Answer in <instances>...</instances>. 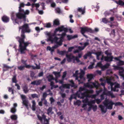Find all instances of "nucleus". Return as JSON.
<instances>
[{"mask_svg":"<svg viewBox=\"0 0 124 124\" xmlns=\"http://www.w3.org/2000/svg\"><path fill=\"white\" fill-rule=\"evenodd\" d=\"M87 77L88 79V81L89 82L93 78V75L92 74H88L87 75Z\"/></svg>","mask_w":124,"mask_h":124,"instance_id":"72a5a7b5","label":"nucleus"},{"mask_svg":"<svg viewBox=\"0 0 124 124\" xmlns=\"http://www.w3.org/2000/svg\"><path fill=\"white\" fill-rule=\"evenodd\" d=\"M109 101V99H106L103 102V103L104 106L102 105H100L99 106L101 109V113L102 114H104L107 112V109H110L108 108V104L106 103L107 101Z\"/></svg>","mask_w":124,"mask_h":124,"instance_id":"1a4fd4ad","label":"nucleus"},{"mask_svg":"<svg viewBox=\"0 0 124 124\" xmlns=\"http://www.w3.org/2000/svg\"><path fill=\"white\" fill-rule=\"evenodd\" d=\"M107 103L108 104V108L111 109L113 108V106L114 104L115 106H122V104L120 102H118L116 103H114L111 100H109V101H107Z\"/></svg>","mask_w":124,"mask_h":124,"instance_id":"9d476101","label":"nucleus"},{"mask_svg":"<svg viewBox=\"0 0 124 124\" xmlns=\"http://www.w3.org/2000/svg\"><path fill=\"white\" fill-rule=\"evenodd\" d=\"M114 81V78L111 77L109 78H107L105 83L106 82L108 85H110L111 91L117 92L119 91V88H120V85L116 83H113L112 82Z\"/></svg>","mask_w":124,"mask_h":124,"instance_id":"39448f33","label":"nucleus"},{"mask_svg":"<svg viewBox=\"0 0 124 124\" xmlns=\"http://www.w3.org/2000/svg\"><path fill=\"white\" fill-rule=\"evenodd\" d=\"M85 7H84L83 8H78V11L81 13L82 14H83L85 13Z\"/></svg>","mask_w":124,"mask_h":124,"instance_id":"b1692460","label":"nucleus"},{"mask_svg":"<svg viewBox=\"0 0 124 124\" xmlns=\"http://www.w3.org/2000/svg\"><path fill=\"white\" fill-rule=\"evenodd\" d=\"M122 56H120L117 57H115L114 59L118 61V62H117V64L118 65H124V62L120 60V59L121 58Z\"/></svg>","mask_w":124,"mask_h":124,"instance_id":"6ab92c4d","label":"nucleus"},{"mask_svg":"<svg viewBox=\"0 0 124 124\" xmlns=\"http://www.w3.org/2000/svg\"><path fill=\"white\" fill-rule=\"evenodd\" d=\"M35 64L36 65V67L34 66L33 65L31 66V67H32L33 69H39L40 68V66L39 64V65H38L37 64L35 63Z\"/></svg>","mask_w":124,"mask_h":124,"instance_id":"f704fd0d","label":"nucleus"},{"mask_svg":"<svg viewBox=\"0 0 124 124\" xmlns=\"http://www.w3.org/2000/svg\"><path fill=\"white\" fill-rule=\"evenodd\" d=\"M38 117L40 121L43 124H49L48 120L46 118V117L44 115H43L42 117L39 115L37 116Z\"/></svg>","mask_w":124,"mask_h":124,"instance_id":"4468645a","label":"nucleus"},{"mask_svg":"<svg viewBox=\"0 0 124 124\" xmlns=\"http://www.w3.org/2000/svg\"><path fill=\"white\" fill-rule=\"evenodd\" d=\"M113 66L114 68V70H119V74L120 76H121L124 80V69L123 67H120L118 66H115L114 65H113Z\"/></svg>","mask_w":124,"mask_h":124,"instance_id":"ddd939ff","label":"nucleus"},{"mask_svg":"<svg viewBox=\"0 0 124 124\" xmlns=\"http://www.w3.org/2000/svg\"><path fill=\"white\" fill-rule=\"evenodd\" d=\"M78 35H68L67 36V38L68 40H70L72 39H75L77 38Z\"/></svg>","mask_w":124,"mask_h":124,"instance_id":"4be33fe9","label":"nucleus"},{"mask_svg":"<svg viewBox=\"0 0 124 124\" xmlns=\"http://www.w3.org/2000/svg\"><path fill=\"white\" fill-rule=\"evenodd\" d=\"M100 85L98 82L96 81L94 82L85 83L83 87H81L79 88L78 91L77 93V96L78 98L84 99L83 100L85 99L86 97H87V99H88L89 96V94L93 93V91L92 89L90 90H86L85 87L92 89L93 88V86L96 88H98Z\"/></svg>","mask_w":124,"mask_h":124,"instance_id":"f03ea898","label":"nucleus"},{"mask_svg":"<svg viewBox=\"0 0 124 124\" xmlns=\"http://www.w3.org/2000/svg\"><path fill=\"white\" fill-rule=\"evenodd\" d=\"M120 92L121 94L119 95L120 96H121L122 95H124V88H123V89L120 91Z\"/></svg>","mask_w":124,"mask_h":124,"instance_id":"680f3d73","label":"nucleus"},{"mask_svg":"<svg viewBox=\"0 0 124 124\" xmlns=\"http://www.w3.org/2000/svg\"><path fill=\"white\" fill-rule=\"evenodd\" d=\"M2 20L4 23H7L9 22V17L6 16H4L2 18Z\"/></svg>","mask_w":124,"mask_h":124,"instance_id":"aec40b11","label":"nucleus"},{"mask_svg":"<svg viewBox=\"0 0 124 124\" xmlns=\"http://www.w3.org/2000/svg\"><path fill=\"white\" fill-rule=\"evenodd\" d=\"M47 114L48 115L52 114L53 113V112L52 111V108L51 107H49L47 109Z\"/></svg>","mask_w":124,"mask_h":124,"instance_id":"7c9ffc66","label":"nucleus"},{"mask_svg":"<svg viewBox=\"0 0 124 124\" xmlns=\"http://www.w3.org/2000/svg\"><path fill=\"white\" fill-rule=\"evenodd\" d=\"M102 22L105 23H106L109 22L108 20L106 18H102Z\"/></svg>","mask_w":124,"mask_h":124,"instance_id":"79ce46f5","label":"nucleus"},{"mask_svg":"<svg viewBox=\"0 0 124 124\" xmlns=\"http://www.w3.org/2000/svg\"><path fill=\"white\" fill-rule=\"evenodd\" d=\"M51 26V24L50 23H48L46 24V25L44 26V27L47 28H50Z\"/></svg>","mask_w":124,"mask_h":124,"instance_id":"4d7b16f0","label":"nucleus"},{"mask_svg":"<svg viewBox=\"0 0 124 124\" xmlns=\"http://www.w3.org/2000/svg\"><path fill=\"white\" fill-rule=\"evenodd\" d=\"M67 73L66 71H65L63 72V75L62 77V79H64V78L66 77V75Z\"/></svg>","mask_w":124,"mask_h":124,"instance_id":"bf43d9fd","label":"nucleus"},{"mask_svg":"<svg viewBox=\"0 0 124 124\" xmlns=\"http://www.w3.org/2000/svg\"><path fill=\"white\" fill-rule=\"evenodd\" d=\"M47 78H48V81L49 82H51H51H52V80L55 79L52 75H49L47 77Z\"/></svg>","mask_w":124,"mask_h":124,"instance_id":"2f4dec72","label":"nucleus"},{"mask_svg":"<svg viewBox=\"0 0 124 124\" xmlns=\"http://www.w3.org/2000/svg\"><path fill=\"white\" fill-rule=\"evenodd\" d=\"M11 118L12 120H16L17 118V116L16 115H12L11 116Z\"/></svg>","mask_w":124,"mask_h":124,"instance_id":"ea45409f","label":"nucleus"},{"mask_svg":"<svg viewBox=\"0 0 124 124\" xmlns=\"http://www.w3.org/2000/svg\"><path fill=\"white\" fill-rule=\"evenodd\" d=\"M14 67L13 66L12 67H10L8 66L6 64H4L3 65V70L4 71H6L9 68H11Z\"/></svg>","mask_w":124,"mask_h":124,"instance_id":"cd10ccee","label":"nucleus"},{"mask_svg":"<svg viewBox=\"0 0 124 124\" xmlns=\"http://www.w3.org/2000/svg\"><path fill=\"white\" fill-rule=\"evenodd\" d=\"M8 91L9 92H12V93L13 94H14V92L12 88H11L8 87Z\"/></svg>","mask_w":124,"mask_h":124,"instance_id":"338daca9","label":"nucleus"},{"mask_svg":"<svg viewBox=\"0 0 124 124\" xmlns=\"http://www.w3.org/2000/svg\"><path fill=\"white\" fill-rule=\"evenodd\" d=\"M83 102L84 103L82 107L84 108V109L86 110L87 109V105H91L92 107V108L94 111H96L97 109V106L94 105L93 104H94L95 103V100L88 101L87 97H86L85 99L83 100Z\"/></svg>","mask_w":124,"mask_h":124,"instance_id":"423d86ee","label":"nucleus"},{"mask_svg":"<svg viewBox=\"0 0 124 124\" xmlns=\"http://www.w3.org/2000/svg\"><path fill=\"white\" fill-rule=\"evenodd\" d=\"M110 65V64L109 63H107L104 65H103L102 67V70H104L108 68Z\"/></svg>","mask_w":124,"mask_h":124,"instance_id":"c756f323","label":"nucleus"},{"mask_svg":"<svg viewBox=\"0 0 124 124\" xmlns=\"http://www.w3.org/2000/svg\"><path fill=\"white\" fill-rule=\"evenodd\" d=\"M95 100V102H96L97 104H99L102 101L101 100V99H95V100Z\"/></svg>","mask_w":124,"mask_h":124,"instance_id":"5fc2aeb1","label":"nucleus"},{"mask_svg":"<svg viewBox=\"0 0 124 124\" xmlns=\"http://www.w3.org/2000/svg\"><path fill=\"white\" fill-rule=\"evenodd\" d=\"M64 88L63 87L62 85V86L59 87V89L61 90V91L62 92H63L64 90Z\"/></svg>","mask_w":124,"mask_h":124,"instance_id":"13d9d810","label":"nucleus"},{"mask_svg":"<svg viewBox=\"0 0 124 124\" xmlns=\"http://www.w3.org/2000/svg\"><path fill=\"white\" fill-rule=\"evenodd\" d=\"M31 4L29 2H28L26 4H24L23 3H20L19 7V11L17 13L15 12H12L11 13V19L13 21L14 24H18L19 19H25L26 17V15L29 14L30 11L27 10L24 11L23 8L24 6H30Z\"/></svg>","mask_w":124,"mask_h":124,"instance_id":"20e7f679","label":"nucleus"},{"mask_svg":"<svg viewBox=\"0 0 124 124\" xmlns=\"http://www.w3.org/2000/svg\"><path fill=\"white\" fill-rule=\"evenodd\" d=\"M103 94L111 96L112 98L114 97V96L113 95V93L112 92L108 91L106 89H104Z\"/></svg>","mask_w":124,"mask_h":124,"instance_id":"a211bd4d","label":"nucleus"},{"mask_svg":"<svg viewBox=\"0 0 124 124\" xmlns=\"http://www.w3.org/2000/svg\"><path fill=\"white\" fill-rule=\"evenodd\" d=\"M24 66H18V68L19 70H23L24 69Z\"/></svg>","mask_w":124,"mask_h":124,"instance_id":"37998d69","label":"nucleus"},{"mask_svg":"<svg viewBox=\"0 0 124 124\" xmlns=\"http://www.w3.org/2000/svg\"><path fill=\"white\" fill-rule=\"evenodd\" d=\"M31 96L33 98H38V95L36 94H32L31 95Z\"/></svg>","mask_w":124,"mask_h":124,"instance_id":"6e6d98bb","label":"nucleus"},{"mask_svg":"<svg viewBox=\"0 0 124 124\" xmlns=\"http://www.w3.org/2000/svg\"><path fill=\"white\" fill-rule=\"evenodd\" d=\"M55 11L56 13L59 14H60L61 12L60 8H57L55 9Z\"/></svg>","mask_w":124,"mask_h":124,"instance_id":"49530a36","label":"nucleus"},{"mask_svg":"<svg viewBox=\"0 0 124 124\" xmlns=\"http://www.w3.org/2000/svg\"><path fill=\"white\" fill-rule=\"evenodd\" d=\"M43 28H41L40 29L39 28V27H36L35 28V30L37 31L38 32H40V30H42Z\"/></svg>","mask_w":124,"mask_h":124,"instance_id":"3c124183","label":"nucleus"},{"mask_svg":"<svg viewBox=\"0 0 124 124\" xmlns=\"http://www.w3.org/2000/svg\"><path fill=\"white\" fill-rule=\"evenodd\" d=\"M102 90L101 89H100L99 90L96 91V92L97 95H98L101 93L102 92Z\"/></svg>","mask_w":124,"mask_h":124,"instance_id":"e2e57ef3","label":"nucleus"},{"mask_svg":"<svg viewBox=\"0 0 124 124\" xmlns=\"http://www.w3.org/2000/svg\"><path fill=\"white\" fill-rule=\"evenodd\" d=\"M19 31L21 30V37L20 38L19 37H16V39L18 40L19 43V48L18 49L19 52H20L21 54L25 53V51L26 50V47L30 44L28 42H24V39L25 38L24 35L25 32L29 33L31 31L28 25L27 24H25L22 26H19Z\"/></svg>","mask_w":124,"mask_h":124,"instance_id":"7ed1b4c3","label":"nucleus"},{"mask_svg":"<svg viewBox=\"0 0 124 124\" xmlns=\"http://www.w3.org/2000/svg\"><path fill=\"white\" fill-rule=\"evenodd\" d=\"M41 82V80H36L32 82L31 84L34 85H40Z\"/></svg>","mask_w":124,"mask_h":124,"instance_id":"412c9836","label":"nucleus"},{"mask_svg":"<svg viewBox=\"0 0 124 124\" xmlns=\"http://www.w3.org/2000/svg\"><path fill=\"white\" fill-rule=\"evenodd\" d=\"M61 71L59 72L56 71L53 72V73L54 74L56 78H57L60 77Z\"/></svg>","mask_w":124,"mask_h":124,"instance_id":"a878e982","label":"nucleus"},{"mask_svg":"<svg viewBox=\"0 0 124 124\" xmlns=\"http://www.w3.org/2000/svg\"><path fill=\"white\" fill-rule=\"evenodd\" d=\"M65 51H59L58 50V51H57L58 53L59 54H60L61 55H63L64 54H65Z\"/></svg>","mask_w":124,"mask_h":124,"instance_id":"a18cd8bd","label":"nucleus"},{"mask_svg":"<svg viewBox=\"0 0 124 124\" xmlns=\"http://www.w3.org/2000/svg\"><path fill=\"white\" fill-rule=\"evenodd\" d=\"M50 100L51 101V104L54 101V100L53 97L50 98Z\"/></svg>","mask_w":124,"mask_h":124,"instance_id":"0e129e2a","label":"nucleus"},{"mask_svg":"<svg viewBox=\"0 0 124 124\" xmlns=\"http://www.w3.org/2000/svg\"><path fill=\"white\" fill-rule=\"evenodd\" d=\"M115 3L121 6H124V2L121 0H119L118 1H116L115 0H113Z\"/></svg>","mask_w":124,"mask_h":124,"instance_id":"393cba45","label":"nucleus"},{"mask_svg":"<svg viewBox=\"0 0 124 124\" xmlns=\"http://www.w3.org/2000/svg\"><path fill=\"white\" fill-rule=\"evenodd\" d=\"M12 82H13L16 83V76H14L12 79Z\"/></svg>","mask_w":124,"mask_h":124,"instance_id":"864d4df0","label":"nucleus"},{"mask_svg":"<svg viewBox=\"0 0 124 124\" xmlns=\"http://www.w3.org/2000/svg\"><path fill=\"white\" fill-rule=\"evenodd\" d=\"M105 53L107 56L111 55L112 54L111 50L110 49H108L105 52ZM113 58V56H112L109 57L108 56L104 57L102 55V57L101 58V60L102 61L104 60L105 61L107 62H111L112 61Z\"/></svg>","mask_w":124,"mask_h":124,"instance_id":"6e6552de","label":"nucleus"},{"mask_svg":"<svg viewBox=\"0 0 124 124\" xmlns=\"http://www.w3.org/2000/svg\"><path fill=\"white\" fill-rule=\"evenodd\" d=\"M77 46H75V47H69L68 48V52H71L72 51V50L75 47L77 48Z\"/></svg>","mask_w":124,"mask_h":124,"instance_id":"8fccbe9b","label":"nucleus"},{"mask_svg":"<svg viewBox=\"0 0 124 124\" xmlns=\"http://www.w3.org/2000/svg\"><path fill=\"white\" fill-rule=\"evenodd\" d=\"M89 44V43L88 42H86L84 43V46H77L78 49L74 51L73 53L74 54L76 53H78L79 51L83 50Z\"/></svg>","mask_w":124,"mask_h":124,"instance_id":"2eb2a0df","label":"nucleus"},{"mask_svg":"<svg viewBox=\"0 0 124 124\" xmlns=\"http://www.w3.org/2000/svg\"><path fill=\"white\" fill-rule=\"evenodd\" d=\"M46 86L45 85H43V86L41 87H40L39 88V89L40 90L42 91L45 88H46Z\"/></svg>","mask_w":124,"mask_h":124,"instance_id":"774afa93","label":"nucleus"},{"mask_svg":"<svg viewBox=\"0 0 124 124\" xmlns=\"http://www.w3.org/2000/svg\"><path fill=\"white\" fill-rule=\"evenodd\" d=\"M67 31V29L64 28L63 26L56 29L54 31V34L56 36H60V37L59 38L56 36L50 37L51 33L50 32L47 31L45 32V34L49 37L47 41H50L52 43H54L55 44L54 46L52 47L48 46L46 48L47 50L50 51L52 55H53V52L54 51L55 49L62 45L63 40Z\"/></svg>","mask_w":124,"mask_h":124,"instance_id":"f257e3e1","label":"nucleus"},{"mask_svg":"<svg viewBox=\"0 0 124 124\" xmlns=\"http://www.w3.org/2000/svg\"><path fill=\"white\" fill-rule=\"evenodd\" d=\"M17 104L16 103H15L13 104V107L12 108L11 110V112L14 113L16 112V108L17 107Z\"/></svg>","mask_w":124,"mask_h":124,"instance_id":"5701e85b","label":"nucleus"},{"mask_svg":"<svg viewBox=\"0 0 124 124\" xmlns=\"http://www.w3.org/2000/svg\"><path fill=\"white\" fill-rule=\"evenodd\" d=\"M64 88L67 89H69L70 88V85L69 84H62Z\"/></svg>","mask_w":124,"mask_h":124,"instance_id":"4c0bfd02","label":"nucleus"},{"mask_svg":"<svg viewBox=\"0 0 124 124\" xmlns=\"http://www.w3.org/2000/svg\"><path fill=\"white\" fill-rule=\"evenodd\" d=\"M21 98L23 101V103L24 105L27 108H28V100H26V97L25 95H21Z\"/></svg>","mask_w":124,"mask_h":124,"instance_id":"dca6fc26","label":"nucleus"},{"mask_svg":"<svg viewBox=\"0 0 124 124\" xmlns=\"http://www.w3.org/2000/svg\"><path fill=\"white\" fill-rule=\"evenodd\" d=\"M50 85L51 86V89L52 90L54 88H55L58 87V85H54V83L53 82H51L50 83Z\"/></svg>","mask_w":124,"mask_h":124,"instance_id":"473e14b6","label":"nucleus"},{"mask_svg":"<svg viewBox=\"0 0 124 124\" xmlns=\"http://www.w3.org/2000/svg\"><path fill=\"white\" fill-rule=\"evenodd\" d=\"M32 103V109L33 111H35V110L36 103L34 100H33Z\"/></svg>","mask_w":124,"mask_h":124,"instance_id":"c85d7f7f","label":"nucleus"},{"mask_svg":"<svg viewBox=\"0 0 124 124\" xmlns=\"http://www.w3.org/2000/svg\"><path fill=\"white\" fill-rule=\"evenodd\" d=\"M66 57L67 58V61L68 62H70L72 60H73V62H75V61H76L78 62H80L78 57L74 56L72 54H71L69 55L67 54Z\"/></svg>","mask_w":124,"mask_h":124,"instance_id":"f8f14e48","label":"nucleus"},{"mask_svg":"<svg viewBox=\"0 0 124 124\" xmlns=\"http://www.w3.org/2000/svg\"><path fill=\"white\" fill-rule=\"evenodd\" d=\"M81 72L78 73V71L76 70L75 74H73V76L75 77V79L78 80L79 84L82 83L83 82L82 80H84L85 79L84 76L85 74V72L83 70H80Z\"/></svg>","mask_w":124,"mask_h":124,"instance_id":"0eeeda50","label":"nucleus"},{"mask_svg":"<svg viewBox=\"0 0 124 124\" xmlns=\"http://www.w3.org/2000/svg\"><path fill=\"white\" fill-rule=\"evenodd\" d=\"M102 53V52L101 51H100L97 52L96 53H94V54H95L96 55L97 59L98 60H100L99 56L101 55Z\"/></svg>","mask_w":124,"mask_h":124,"instance_id":"bb28decb","label":"nucleus"},{"mask_svg":"<svg viewBox=\"0 0 124 124\" xmlns=\"http://www.w3.org/2000/svg\"><path fill=\"white\" fill-rule=\"evenodd\" d=\"M81 101L79 100L77 101L76 102H74V104L79 106L81 103Z\"/></svg>","mask_w":124,"mask_h":124,"instance_id":"c03bdc74","label":"nucleus"},{"mask_svg":"<svg viewBox=\"0 0 124 124\" xmlns=\"http://www.w3.org/2000/svg\"><path fill=\"white\" fill-rule=\"evenodd\" d=\"M103 65H102L101 62H100L97 63L96 66H98L101 67L102 69V67Z\"/></svg>","mask_w":124,"mask_h":124,"instance_id":"603ef678","label":"nucleus"},{"mask_svg":"<svg viewBox=\"0 0 124 124\" xmlns=\"http://www.w3.org/2000/svg\"><path fill=\"white\" fill-rule=\"evenodd\" d=\"M91 64L89 65L88 67V68L89 69H92L93 67V65L94 64V63L93 62H91Z\"/></svg>","mask_w":124,"mask_h":124,"instance_id":"de8ad7c7","label":"nucleus"},{"mask_svg":"<svg viewBox=\"0 0 124 124\" xmlns=\"http://www.w3.org/2000/svg\"><path fill=\"white\" fill-rule=\"evenodd\" d=\"M54 25H58L60 24L59 21L58 19H56L54 21Z\"/></svg>","mask_w":124,"mask_h":124,"instance_id":"c9c22d12","label":"nucleus"},{"mask_svg":"<svg viewBox=\"0 0 124 124\" xmlns=\"http://www.w3.org/2000/svg\"><path fill=\"white\" fill-rule=\"evenodd\" d=\"M112 73V71L111 69H108L107 71L106 72L107 74L109 75Z\"/></svg>","mask_w":124,"mask_h":124,"instance_id":"09e8293b","label":"nucleus"},{"mask_svg":"<svg viewBox=\"0 0 124 124\" xmlns=\"http://www.w3.org/2000/svg\"><path fill=\"white\" fill-rule=\"evenodd\" d=\"M48 95V94H47L46 93H44L43 95V98L41 99V101H43V100L45 99V98Z\"/></svg>","mask_w":124,"mask_h":124,"instance_id":"58836bf2","label":"nucleus"},{"mask_svg":"<svg viewBox=\"0 0 124 124\" xmlns=\"http://www.w3.org/2000/svg\"><path fill=\"white\" fill-rule=\"evenodd\" d=\"M80 29H81V33L86 38H87L88 37L84 34V33L85 32H89L91 33L93 32V31L91 28L87 27H81Z\"/></svg>","mask_w":124,"mask_h":124,"instance_id":"9b49d317","label":"nucleus"},{"mask_svg":"<svg viewBox=\"0 0 124 124\" xmlns=\"http://www.w3.org/2000/svg\"><path fill=\"white\" fill-rule=\"evenodd\" d=\"M43 101H44V104L46 106H48V103H47V101L46 99L43 100Z\"/></svg>","mask_w":124,"mask_h":124,"instance_id":"052dcab7","label":"nucleus"},{"mask_svg":"<svg viewBox=\"0 0 124 124\" xmlns=\"http://www.w3.org/2000/svg\"><path fill=\"white\" fill-rule=\"evenodd\" d=\"M40 5H41V6L42 7V8L43 9H45V4L43 3H41L40 2H39V3H37L35 4H33L31 5V6L32 8H33V7H36V9H38L37 8H38Z\"/></svg>","mask_w":124,"mask_h":124,"instance_id":"f3484780","label":"nucleus"},{"mask_svg":"<svg viewBox=\"0 0 124 124\" xmlns=\"http://www.w3.org/2000/svg\"><path fill=\"white\" fill-rule=\"evenodd\" d=\"M70 82L71 84V86L72 87H74L75 88L77 87V85H75L74 83L72 80H70Z\"/></svg>","mask_w":124,"mask_h":124,"instance_id":"a19ab883","label":"nucleus"},{"mask_svg":"<svg viewBox=\"0 0 124 124\" xmlns=\"http://www.w3.org/2000/svg\"><path fill=\"white\" fill-rule=\"evenodd\" d=\"M110 14V13L109 11H106L104 13V15H105V16H107L108 15Z\"/></svg>","mask_w":124,"mask_h":124,"instance_id":"69168bd1","label":"nucleus"},{"mask_svg":"<svg viewBox=\"0 0 124 124\" xmlns=\"http://www.w3.org/2000/svg\"><path fill=\"white\" fill-rule=\"evenodd\" d=\"M23 90L24 92L25 93H27L29 91L27 87V86L26 85H25L23 87Z\"/></svg>","mask_w":124,"mask_h":124,"instance_id":"e433bc0d","label":"nucleus"}]
</instances>
